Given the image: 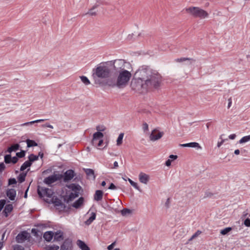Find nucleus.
Instances as JSON below:
<instances>
[{"instance_id":"1","label":"nucleus","mask_w":250,"mask_h":250,"mask_svg":"<svg viewBox=\"0 0 250 250\" xmlns=\"http://www.w3.org/2000/svg\"><path fill=\"white\" fill-rule=\"evenodd\" d=\"M138 78L131 83V87L134 90L143 92L148 89L155 87L156 85V74L148 66H142L136 72Z\"/></svg>"},{"instance_id":"2","label":"nucleus","mask_w":250,"mask_h":250,"mask_svg":"<svg viewBox=\"0 0 250 250\" xmlns=\"http://www.w3.org/2000/svg\"><path fill=\"white\" fill-rule=\"evenodd\" d=\"M115 78H109L106 80L107 85L118 88H125L128 84L131 77V73L129 71H122L115 73Z\"/></svg>"},{"instance_id":"3","label":"nucleus","mask_w":250,"mask_h":250,"mask_svg":"<svg viewBox=\"0 0 250 250\" xmlns=\"http://www.w3.org/2000/svg\"><path fill=\"white\" fill-rule=\"evenodd\" d=\"M110 71L107 65V62H102L93 69V77L94 78H98L105 79L109 77Z\"/></svg>"},{"instance_id":"4","label":"nucleus","mask_w":250,"mask_h":250,"mask_svg":"<svg viewBox=\"0 0 250 250\" xmlns=\"http://www.w3.org/2000/svg\"><path fill=\"white\" fill-rule=\"evenodd\" d=\"M66 193L65 195V199L67 202L72 201L79 196L81 187L79 185L71 184L66 186Z\"/></svg>"},{"instance_id":"5","label":"nucleus","mask_w":250,"mask_h":250,"mask_svg":"<svg viewBox=\"0 0 250 250\" xmlns=\"http://www.w3.org/2000/svg\"><path fill=\"white\" fill-rule=\"evenodd\" d=\"M186 11L194 18L204 19L208 16L207 11L198 7H190L186 8Z\"/></svg>"},{"instance_id":"6","label":"nucleus","mask_w":250,"mask_h":250,"mask_svg":"<svg viewBox=\"0 0 250 250\" xmlns=\"http://www.w3.org/2000/svg\"><path fill=\"white\" fill-rule=\"evenodd\" d=\"M38 193L39 195L43 198L46 202V199L53 198L54 196V192L51 189L39 187L38 188Z\"/></svg>"},{"instance_id":"7","label":"nucleus","mask_w":250,"mask_h":250,"mask_svg":"<svg viewBox=\"0 0 250 250\" xmlns=\"http://www.w3.org/2000/svg\"><path fill=\"white\" fill-rule=\"evenodd\" d=\"M104 134L100 132H96L93 135V138L91 141L92 145L93 146L100 147L103 144Z\"/></svg>"},{"instance_id":"8","label":"nucleus","mask_w":250,"mask_h":250,"mask_svg":"<svg viewBox=\"0 0 250 250\" xmlns=\"http://www.w3.org/2000/svg\"><path fill=\"white\" fill-rule=\"evenodd\" d=\"M46 202L49 204H53L56 209L59 211L63 210L65 207L62 200L55 196L53 198L46 199Z\"/></svg>"},{"instance_id":"9","label":"nucleus","mask_w":250,"mask_h":250,"mask_svg":"<svg viewBox=\"0 0 250 250\" xmlns=\"http://www.w3.org/2000/svg\"><path fill=\"white\" fill-rule=\"evenodd\" d=\"M126 62L124 60L119 59L114 60L113 62L114 69L115 73L122 71H127L125 69Z\"/></svg>"},{"instance_id":"10","label":"nucleus","mask_w":250,"mask_h":250,"mask_svg":"<svg viewBox=\"0 0 250 250\" xmlns=\"http://www.w3.org/2000/svg\"><path fill=\"white\" fill-rule=\"evenodd\" d=\"M30 236V234L28 232L23 231L17 235L16 240L18 243H21L29 238Z\"/></svg>"},{"instance_id":"11","label":"nucleus","mask_w":250,"mask_h":250,"mask_svg":"<svg viewBox=\"0 0 250 250\" xmlns=\"http://www.w3.org/2000/svg\"><path fill=\"white\" fill-rule=\"evenodd\" d=\"M60 179V175L54 174L50 175L44 179V182L45 184L49 185Z\"/></svg>"},{"instance_id":"12","label":"nucleus","mask_w":250,"mask_h":250,"mask_svg":"<svg viewBox=\"0 0 250 250\" xmlns=\"http://www.w3.org/2000/svg\"><path fill=\"white\" fill-rule=\"evenodd\" d=\"M139 179L141 183L146 184L149 181V177L146 174L141 172L139 175Z\"/></svg>"},{"instance_id":"13","label":"nucleus","mask_w":250,"mask_h":250,"mask_svg":"<svg viewBox=\"0 0 250 250\" xmlns=\"http://www.w3.org/2000/svg\"><path fill=\"white\" fill-rule=\"evenodd\" d=\"M74 176V172L72 170H68L64 174V181L71 180Z\"/></svg>"},{"instance_id":"14","label":"nucleus","mask_w":250,"mask_h":250,"mask_svg":"<svg viewBox=\"0 0 250 250\" xmlns=\"http://www.w3.org/2000/svg\"><path fill=\"white\" fill-rule=\"evenodd\" d=\"M76 244L81 250H90L86 243L81 240H78Z\"/></svg>"},{"instance_id":"15","label":"nucleus","mask_w":250,"mask_h":250,"mask_svg":"<svg viewBox=\"0 0 250 250\" xmlns=\"http://www.w3.org/2000/svg\"><path fill=\"white\" fill-rule=\"evenodd\" d=\"M104 192L102 190H97L94 195V200L96 202L100 201L103 197Z\"/></svg>"},{"instance_id":"16","label":"nucleus","mask_w":250,"mask_h":250,"mask_svg":"<svg viewBox=\"0 0 250 250\" xmlns=\"http://www.w3.org/2000/svg\"><path fill=\"white\" fill-rule=\"evenodd\" d=\"M6 195L10 200L13 201L15 199L16 191L13 188L9 189L7 190Z\"/></svg>"},{"instance_id":"17","label":"nucleus","mask_w":250,"mask_h":250,"mask_svg":"<svg viewBox=\"0 0 250 250\" xmlns=\"http://www.w3.org/2000/svg\"><path fill=\"white\" fill-rule=\"evenodd\" d=\"M13 209V205L11 204H7L5 206L3 213L5 217H7L9 214L12 211Z\"/></svg>"},{"instance_id":"18","label":"nucleus","mask_w":250,"mask_h":250,"mask_svg":"<svg viewBox=\"0 0 250 250\" xmlns=\"http://www.w3.org/2000/svg\"><path fill=\"white\" fill-rule=\"evenodd\" d=\"M180 146L181 147H197L198 148H201L200 145L196 142H191L187 144H180Z\"/></svg>"},{"instance_id":"19","label":"nucleus","mask_w":250,"mask_h":250,"mask_svg":"<svg viewBox=\"0 0 250 250\" xmlns=\"http://www.w3.org/2000/svg\"><path fill=\"white\" fill-rule=\"evenodd\" d=\"M54 233L52 231H46L43 234V238L44 239L50 242L53 238Z\"/></svg>"},{"instance_id":"20","label":"nucleus","mask_w":250,"mask_h":250,"mask_svg":"<svg viewBox=\"0 0 250 250\" xmlns=\"http://www.w3.org/2000/svg\"><path fill=\"white\" fill-rule=\"evenodd\" d=\"M83 198L80 197L73 204L72 207L76 208H78L83 205Z\"/></svg>"},{"instance_id":"21","label":"nucleus","mask_w":250,"mask_h":250,"mask_svg":"<svg viewBox=\"0 0 250 250\" xmlns=\"http://www.w3.org/2000/svg\"><path fill=\"white\" fill-rule=\"evenodd\" d=\"M186 61H190V64H191L192 62H194L196 61V60L195 59H193L192 58H185V57L181 58H177L175 60V61L177 62H183Z\"/></svg>"},{"instance_id":"22","label":"nucleus","mask_w":250,"mask_h":250,"mask_svg":"<svg viewBox=\"0 0 250 250\" xmlns=\"http://www.w3.org/2000/svg\"><path fill=\"white\" fill-rule=\"evenodd\" d=\"M123 179L125 181H128L132 187H133L136 189L140 190V188H139V186H138V184L137 183L134 182V181H133L132 180H131L130 178H129L128 177H125V178L123 177Z\"/></svg>"},{"instance_id":"23","label":"nucleus","mask_w":250,"mask_h":250,"mask_svg":"<svg viewBox=\"0 0 250 250\" xmlns=\"http://www.w3.org/2000/svg\"><path fill=\"white\" fill-rule=\"evenodd\" d=\"M96 216V214L94 212H92L90 214V216L89 218L85 222V224L86 225H90L92 222L95 219Z\"/></svg>"},{"instance_id":"24","label":"nucleus","mask_w":250,"mask_h":250,"mask_svg":"<svg viewBox=\"0 0 250 250\" xmlns=\"http://www.w3.org/2000/svg\"><path fill=\"white\" fill-rule=\"evenodd\" d=\"M99 4L96 3L89 10V11L85 14V15H89L90 16H95L96 15V11L95 9L98 7Z\"/></svg>"},{"instance_id":"25","label":"nucleus","mask_w":250,"mask_h":250,"mask_svg":"<svg viewBox=\"0 0 250 250\" xmlns=\"http://www.w3.org/2000/svg\"><path fill=\"white\" fill-rule=\"evenodd\" d=\"M45 120H46V119H38V120H35V121H31V122H26V123L22 124H21L20 125V126H26V125H32V124H33L34 123H41V122H43V121H44Z\"/></svg>"},{"instance_id":"26","label":"nucleus","mask_w":250,"mask_h":250,"mask_svg":"<svg viewBox=\"0 0 250 250\" xmlns=\"http://www.w3.org/2000/svg\"><path fill=\"white\" fill-rule=\"evenodd\" d=\"M20 145L18 144H14L12 145L10 147H8L7 149V152L9 153H11L13 151H16L19 149Z\"/></svg>"},{"instance_id":"27","label":"nucleus","mask_w":250,"mask_h":250,"mask_svg":"<svg viewBox=\"0 0 250 250\" xmlns=\"http://www.w3.org/2000/svg\"><path fill=\"white\" fill-rule=\"evenodd\" d=\"M61 250H71V244L64 242L61 247Z\"/></svg>"},{"instance_id":"28","label":"nucleus","mask_w":250,"mask_h":250,"mask_svg":"<svg viewBox=\"0 0 250 250\" xmlns=\"http://www.w3.org/2000/svg\"><path fill=\"white\" fill-rule=\"evenodd\" d=\"M31 165V163L28 161H25L21 166L20 170L21 171L24 170L26 168L30 167Z\"/></svg>"},{"instance_id":"29","label":"nucleus","mask_w":250,"mask_h":250,"mask_svg":"<svg viewBox=\"0 0 250 250\" xmlns=\"http://www.w3.org/2000/svg\"><path fill=\"white\" fill-rule=\"evenodd\" d=\"M149 139L151 141L154 142L156 140V129H154L149 136Z\"/></svg>"},{"instance_id":"30","label":"nucleus","mask_w":250,"mask_h":250,"mask_svg":"<svg viewBox=\"0 0 250 250\" xmlns=\"http://www.w3.org/2000/svg\"><path fill=\"white\" fill-rule=\"evenodd\" d=\"M80 79L81 81L86 85H88L90 84V81L88 80V79L84 76H81Z\"/></svg>"},{"instance_id":"31","label":"nucleus","mask_w":250,"mask_h":250,"mask_svg":"<svg viewBox=\"0 0 250 250\" xmlns=\"http://www.w3.org/2000/svg\"><path fill=\"white\" fill-rule=\"evenodd\" d=\"M26 173H21L18 177V180L20 183H22L25 181Z\"/></svg>"},{"instance_id":"32","label":"nucleus","mask_w":250,"mask_h":250,"mask_svg":"<svg viewBox=\"0 0 250 250\" xmlns=\"http://www.w3.org/2000/svg\"><path fill=\"white\" fill-rule=\"evenodd\" d=\"M27 146L28 147L37 146V144L33 140L27 139L26 140Z\"/></svg>"},{"instance_id":"33","label":"nucleus","mask_w":250,"mask_h":250,"mask_svg":"<svg viewBox=\"0 0 250 250\" xmlns=\"http://www.w3.org/2000/svg\"><path fill=\"white\" fill-rule=\"evenodd\" d=\"M250 141V135L242 137L239 141L240 144H243Z\"/></svg>"},{"instance_id":"34","label":"nucleus","mask_w":250,"mask_h":250,"mask_svg":"<svg viewBox=\"0 0 250 250\" xmlns=\"http://www.w3.org/2000/svg\"><path fill=\"white\" fill-rule=\"evenodd\" d=\"M124 133H120L117 140V145L120 146L122 144L124 137Z\"/></svg>"},{"instance_id":"35","label":"nucleus","mask_w":250,"mask_h":250,"mask_svg":"<svg viewBox=\"0 0 250 250\" xmlns=\"http://www.w3.org/2000/svg\"><path fill=\"white\" fill-rule=\"evenodd\" d=\"M29 158V162H30V163H32V162L36 161L38 159V156L35 155L34 154H31L28 157Z\"/></svg>"},{"instance_id":"36","label":"nucleus","mask_w":250,"mask_h":250,"mask_svg":"<svg viewBox=\"0 0 250 250\" xmlns=\"http://www.w3.org/2000/svg\"><path fill=\"white\" fill-rule=\"evenodd\" d=\"M232 229L231 228L228 227L221 230L220 233L222 235H226Z\"/></svg>"},{"instance_id":"37","label":"nucleus","mask_w":250,"mask_h":250,"mask_svg":"<svg viewBox=\"0 0 250 250\" xmlns=\"http://www.w3.org/2000/svg\"><path fill=\"white\" fill-rule=\"evenodd\" d=\"M85 173L88 176L90 177L91 176L94 178V171L92 169L87 168L85 170Z\"/></svg>"},{"instance_id":"38","label":"nucleus","mask_w":250,"mask_h":250,"mask_svg":"<svg viewBox=\"0 0 250 250\" xmlns=\"http://www.w3.org/2000/svg\"><path fill=\"white\" fill-rule=\"evenodd\" d=\"M4 162L6 164L11 163V156L10 154L6 155L4 156Z\"/></svg>"},{"instance_id":"39","label":"nucleus","mask_w":250,"mask_h":250,"mask_svg":"<svg viewBox=\"0 0 250 250\" xmlns=\"http://www.w3.org/2000/svg\"><path fill=\"white\" fill-rule=\"evenodd\" d=\"M59 249V247L57 245H52L47 247V250H58Z\"/></svg>"},{"instance_id":"40","label":"nucleus","mask_w":250,"mask_h":250,"mask_svg":"<svg viewBox=\"0 0 250 250\" xmlns=\"http://www.w3.org/2000/svg\"><path fill=\"white\" fill-rule=\"evenodd\" d=\"M97 132L104 131L105 130V127L104 125H97L96 126Z\"/></svg>"},{"instance_id":"41","label":"nucleus","mask_w":250,"mask_h":250,"mask_svg":"<svg viewBox=\"0 0 250 250\" xmlns=\"http://www.w3.org/2000/svg\"><path fill=\"white\" fill-rule=\"evenodd\" d=\"M62 232L59 231L58 232H57L55 235V239H56L58 240H59L61 239H62Z\"/></svg>"},{"instance_id":"42","label":"nucleus","mask_w":250,"mask_h":250,"mask_svg":"<svg viewBox=\"0 0 250 250\" xmlns=\"http://www.w3.org/2000/svg\"><path fill=\"white\" fill-rule=\"evenodd\" d=\"M25 155V151L24 150H21L19 152H17L16 153V156L19 158H22Z\"/></svg>"},{"instance_id":"43","label":"nucleus","mask_w":250,"mask_h":250,"mask_svg":"<svg viewBox=\"0 0 250 250\" xmlns=\"http://www.w3.org/2000/svg\"><path fill=\"white\" fill-rule=\"evenodd\" d=\"M164 134V132L163 131H160L157 129V140L161 139Z\"/></svg>"},{"instance_id":"44","label":"nucleus","mask_w":250,"mask_h":250,"mask_svg":"<svg viewBox=\"0 0 250 250\" xmlns=\"http://www.w3.org/2000/svg\"><path fill=\"white\" fill-rule=\"evenodd\" d=\"M244 224L246 227H250V219L249 218H246L244 222Z\"/></svg>"},{"instance_id":"45","label":"nucleus","mask_w":250,"mask_h":250,"mask_svg":"<svg viewBox=\"0 0 250 250\" xmlns=\"http://www.w3.org/2000/svg\"><path fill=\"white\" fill-rule=\"evenodd\" d=\"M16 183H17V181L15 178H11L8 181V184L9 185L16 184Z\"/></svg>"},{"instance_id":"46","label":"nucleus","mask_w":250,"mask_h":250,"mask_svg":"<svg viewBox=\"0 0 250 250\" xmlns=\"http://www.w3.org/2000/svg\"><path fill=\"white\" fill-rule=\"evenodd\" d=\"M170 198H168L165 204V206L167 208H169L170 205Z\"/></svg>"},{"instance_id":"47","label":"nucleus","mask_w":250,"mask_h":250,"mask_svg":"<svg viewBox=\"0 0 250 250\" xmlns=\"http://www.w3.org/2000/svg\"><path fill=\"white\" fill-rule=\"evenodd\" d=\"M143 129L144 132H146V131L148 130V125L146 123H144L143 124Z\"/></svg>"},{"instance_id":"48","label":"nucleus","mask_w":250,"mask_h":250,"mask_svg":"<svg viewBox=\"0 0 250 250\" xmlns=\"http://www.w3.org/2000/svg\"><path fill=\"white\" fill-rule=\"evenodd\" d=\"M14 250H24V249L20 245H16L14 248Z\"/></svg>"},{"instance_id":"49","label":"nucleus","mask_w":250,"mask_h":250,"mask_svg":"<svg viewBox=\"0 0 250 250\" xmlns=\"http://www.w3.org/2000/svg\"><path fill=\"white\" fill-rule=\"evenodd\" d=\"M169 159H170L172 161L176 160L178 158V156H177V155H176L171 154V155H169Z\"/></svg>"},{"instance_id":"50","label":"nucleus","mask_w":250,"mask_h":250,"mask_svg":"<svg viewBox=\"0 0 250 250\" xmlns=\"http://www.w3.org/2000/svg\"><path fill=\"white\" fill-rule=\"evenodd\" d=\"M130 210L129 209H127V208H124L122 210V213L123 214H126V213H130Z\"/></svg>"},{"instance_id":"51","label":"nucleus","mask_w":250,"mask_h":250,"mask_svg":"<svg viewBox=\"0 0 250 250\" xmlns=\"http://www.w3.org/2000/svg\"><path fill=\"white\" fill-rule=\"evenodd\" d=\"M18 160V159L17 157H11V163L13 164H16Z\"/></svg>"},{"instance_id":"52","label":"nucleus","mask_w":250,"mask_h":250,"mask_svg":"<svg viewBox=\"0 0 250 250\" xmlns=\"http://www.w3.org/2000/svg\"><path fill=\"white\" fill-rule=\"evenodd\" d=\"M115 245V242L112 243L111 244H110V245H109L107 247V250H112L113 249Z\"/></svg>"},{"instance_id":"53","label":"nucleus","mask_w":250,"mask_h":250,"mask_svg":"<svg viewBox=\"0 0 250 250\" xmlns=\"http://www.w3.org/2000/svg\"><path fill=\"white\" fill-rule=\"evenodd\" d=\"M213 195V194L209 191H206L205 193V197H210Z\"/></svg>"},{"instance_id":"54","label":"nucleus","mask_w":250,"mask_h":250,"mask_svg":"<svg viewBox=\"0 0 250 250\" xmlns=\"http://www.w3.org/2000/svg\"><path fill=\"white\" fill-rule=\"evenodd\" d=\"M171 162H172L171 160L170 159H168V160H167L166 161L165 165L167 167H169L171 165Z\"/></svg>"},{"instance_id":"55","label":"nucleus","mask_w":250,"mask_h":250,"mask_svg":"<svg viewBox=\"0 0 250 250\" xmlns=\"http://www.w3.org/2000/svg\"><path fill=\"white\" fill-rule=\"evenodd\" d=\"M5 168V165L3 163L0 164V172H1Z\"/></svg>"},{"instance_id":"56","label":"nucleus","mask_w":250,"mask_h":250,"mask_svg":"<svg viewBox=\"0 0 250 250\" xmlns=\"http://www.w3.org/2000/svg\"><path fill=\"white\" fill-rule=\"evenodd\" d=\"M116 188V186L113 183H111L108 188V189H115Z\"/></svg>"},{"instance_id":"57","label":"nucleus","mask_w":250,"mask_h":250,"mask_svg":"<svg viewBox=\"0 0 250 250\" xmlns=\"http://www.w3.org/2000/svg\"><path fill=\"white\" fill-rule=\"evenodd\" d=\"M236 135L235 134H231L229 136V139H231V140H233L235 138H236Z\"/></svg>"},{"instance_id":"58","label":"nucleus","mask_w":250,"mask_h":250,"mask_svg":"<svg viewBox=\"0 0 250 250\" xmlns=\"http://www.w3.org/2000/svg\"><path fill=\"white\" fill-rule=\"evenodd\" d=\"M228 102H229V103H228V108H229L230 107L231 104H232L231 98H230L229 99Z\"/></svg>"},{"instance_id":"59","label":"nucleus","mask_w":250,"mask_h":250,"mask_svg":"<svg viewBox=\"0 0 250 250\" xmlns=\"http://www.w3.org/2000/svg\"><path fill=\"white\" fill-rule=\"evenodd\" d=\"M4 205V201H0V211L1 210L2 208H3V206Z\"/></svg>"},{"instance_id":"60","label":"nucleus","mask_w":250,"mask_h":250,"mask_svg":"<svg viewBox=\"0 0 250 250\" xmlns=\"http://www.w3.org/2000/svg\"><path fill=\"white\" fill-rule=\"evenodd\" d=\"M201 233V231H199V230H198L195 234H194L191 238H194L195 237H196L199 234H200Z\"/></svg>"},{"instance_id":"61","label":"nucleus","mask_w":250,"mask_h":250,"mask_svg":"<svg viewBox=\"0 0 250 250\" xmlns=\"http://www.w3.org/2000/svg\"><path fill=\"white\" fill-rule=\"evenodd\" d=\"M225 141V140H222V141L220 142H218V144H217V146L218 147H220L221 146V145L224 143Z\"/></svg>"},{"instance_id":"62","label":"nucleus","mask_w":250,"mask_h":250,"mask_svg":"<svg viewBox=\"0 0 250 250\" xmlns=\"http://www.w3.org/2000/svg\"><path fill=\"white\" fill-rule=\"evenodd\" d=\"M113 165H114V167H113L114 168H117L119 167L118 163L117 161H115L114 162Z\"/></svg>"},{"instance_id":"63","label":"nucleus","mask_w":250,"mask_h":250,"mask_svg":"<svg viewBox=\"0 0 250 250\" xmlns=\"http://www.w3.org/2000/svg\"><path fill=\"white\" fill-rule=\"evenodd\" d=\"M234 153L235 155H239L240 154V150L239 149H236Z\"/></svg>"},{"instance_id":"64","label":"nucleus","mask_w":250,"mask_h":250,"mask_svg":"<svg viewBox=\"0 0 250 250\" xmlns=\"http://www.w3.org/2000/svg\"><path fill=\"white\" fill-rule=\"evenodd\" d=\"M49 125V124H48V123H46L45 124L42 125V126L43 127H48V126Z\"/></svg>"}]
</instances>
